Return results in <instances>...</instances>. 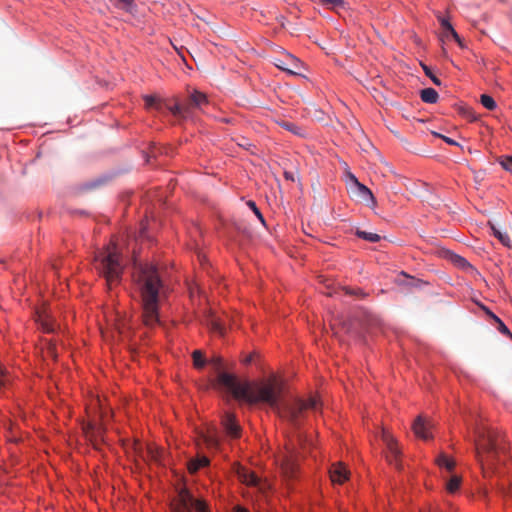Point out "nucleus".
Instances as JSON below:
<instances>
[{"label": "nucleus", "mask_w": 512, "mask_h": 512, "mask_svg": "<svg viewBox=\"0 0 512 512\" xmlns=\"http://www.w3.org/2000/svg\"><path fill=\"white\" fill-rule=\"evenodd\" d=\"M217 385L230 392L236 399H243L250 404L265 403L269 405L282 419L298 428L306 410H316L318 402L315 398L307 401L295 398L283 400V381L271 376L257 383L240 382L235 375L219 371Z\"/></svg>", "instance_id": "1"}, {"label": "nucleus", "mask_w": 512, "mask_h": 512, "mask_svg": "<svg viewBox=\"0 0 512 512\" xmlns=\"http://www.w3.org/2000/svg\"><path fill=\"white\" fill-rule=\"evenodd\" d=\"M133 279L142 305L143 322L148 327L159 323V305L166 296L164 281L152 263L135 264Z\"/></svg>", "instance_id": "2"}, {"label": "nucleus", "mask_w": 512, "mask_h": 512, "mask_svg": "<svg viewBox=\"0 0 512 512\" xmlns=\"http://www.w3.org/2000/svg\"><path fill=\"white\" fill-rule=\"evenodd\" d=\"M95 268L105 278L109 288L120 283L124 264L115 244L107 246L95 256Z\"/></svg>", "instance_id": "3"}, {"label": "nucleus", "mask_w": 512, "mask_h": 512, "mask_svg": "<svg viewBox=\"0 0 512 512\" xmlns=\"http://www.w3.org/2000/svg\"><path fill=\"white\" fill-rule=\"evenodd\" d=\"M475 449L478 461L483 464L484 461L493 463L498 454L504 452L506 448L494 432L479 431Z\"/></svg>", "instance_id": "4"}, {"label": "nucleus", "mask_w": 512, "mask_h": 512, "mask_svg": "<svg viewBox=\"0 0 512 512\" xmlns=\"http://www.w3.org/2000/svg\"><path fill=\"white\" fill-rule=\"evenodd\" d=\"M196 512H207V504L200 499H195L191 493L182 488L178 496L172 502V510L173 512H192V510Z\"/></svg>", "instance_id": "5"}, {"label": "nucleus", "mask_w": 512, "mask_h": 512, "mask_svg": "<svg viewBox=\"0 0 512 512\" xmlns=\"http://www.w3.org/2000/svg\"><path fill=\"white\" fill-rule=\"evenodd\" d=\"M236 474L242 483L256 488L262 494H266L270 489V484L266 480L261 479L253 471H250L243 466H237Z\"/></svg>", "instance_id": "6"}, {"label": "nucleus", "mask_w": 512, "mask_h": 512, "mask_svg": "<svg viewBox=\"0 0 512 512\" xmlns=\"http://www.w3.org/2000/svg\"><path fill=\"white\" fill-rule=\"evenodd\" d=\"M381 439L386 446V459L391 464L394 465L397 469H401V451L398 447L397 441L394 437L385 429L381 431Z\"/></svg>", "instance_id": "7"}, {"label": "nucleus", "mask_w": 512, "mask_h": 512, "mask_svg": "<svg viewBox=\"0 0 512 512\" xmlns=\"http://www.w3.org/2000/svg\"><path fill=\"white\" fill-rule=\"evenodd\" d=\"M280 462L283 475L288 479L294 478L298 471V465L296 446L293 442L286 446V453L281 456Z\"/></svg>", "instance_id": "8"}, {"label": "nucleus", "mask_w": 512, "mask_h": 512, "mask_svg": "<svg viewBox=\"0 0 512 512\" xmlns=\"http://www.w3.org/2000/svg\"><path fill=\"white\" fill-rule=\"evenodd\" d=\"M274 65L287 72L288 74L299 76L301 75L302 63L298 58L290 53H282L277 57H274Z\"/></svg>", "instance_id": "9"}, {"label": "nucleus", "mask_w": 512, "mask_h": 512, "mask_svg": "<svg viewBox=\"0 0 512 512\" xmlns=\"http://www.w3.org/2000/svg\"><path fill=\"white\" fill-rule=\"evenodd\" d=\"M438 20L442 27L441 41H444L445 39H449V37H452L459 44V46L463 47L462 41L458 33L452 27L449 20L441 16L438 17Z\"/></svg>", "instance_id": "10"}, {"label": "nucleus", "mask_w": 512, "mask_h": 512, "mask_svg": "<svg viewBox=\"0 0 512 512\" xmlns=\"http://www.w3.org/2000/svg\"><path fill=\"white\" fill-rule=\"evenodd\" d=\"M222 425L229 436L233 438H238L240 436L241 429L233 414L226 413L222 418Z\"/></svg>", "instance_id": "11"}, {"label": "nucleus", "mask_w": 512, "mask_h": 512, "mask_svg": "<svg viewBox=\"0 0 512 512\" xmlns=\"http://www.w3.org/2000/svg\"><path fill=\"white\" fill-rule=\"evenodd\" d=\"M329 474L333 483L342 484L348 479V471L340 462L331 466Z\"/></svg>", "instance_id": "12"}, {"label": "nucleus", "mask_w": 512, "mask_h": 512, "mask_svg": "<svg viewBox=\"0 0 512 512\" xmlns=\"http://www.w3.org/2000/svg\"><path fill=\"white\" fill-rule=\"evenodd\" d=\"M350 192L355 197H358L361 201H365V202L371 201L372 203H375V198H374L371 190L362 183H357L356 186H351Z\"/></svg>", "instance_id": "13"}, {"label": "nucleus", "mask_w": 512, "mask_h": 512, "mask_svg": "<svg viewBox=\"0 0 512 512\" xmlns=\"http://www.w3.org/2000/svg\"><path fill=\"white\" fill-rule=\"evenodd\" d=\"M185 102L190 107V113L193 109L201 110L204 105L208 104L206 95L199 91H194Z\"/></svg>", "instance_id": "14"}, {"label": "nucleus", "mask_w": 512, "mask_h": 512, "mask_svg": "<svg viewBox=\"0 0 512 512\" xmlns=\"http://www.w3.org/2000/svg\"><path fill=\"white\" fill-rule=\"evenodd\" d=\"M412 428L415 435L423 440H428L431 437L429 433L430 424L426 423L421 416L416 418Z\"/></svg>", "instance_id": "15"}, {"label": "nucleus", "mask_w": 512, "mask_h": 512, "mask_svg": "<svg viewBox=\"0 0 512 512\" xmlns=\"http://www.w3.org/2000/svg\"><path fill=\"white\" fill-rule=\"evenodd\" d=\"M167 108L176 117L187 118L190 115V107L186 105V102L176 103Z\"/></svg>", "instance_id": "16"}, {"label": "nucleus", "mask_w": 512, "mask_h": 512, "mask_svg": "<svg viewBox=\"0 0 512 512\" xmlns=\"http://www.w3.org/2000/svg\"><path fill=\"white\" fill-rule=\"evenodd\" d=\"M114 6L117 9L123 10L131 15H135L137 12V6L134 0H115Z\"/></svg>", "instance_id": "17"}, {"label": "nucleus", "mask_w": 512, "mask_h": 512, "mask_svg": "<svg viewBox=\"0 0 512 512\" xmlns=\"http://www.w3.org/2000/svg\"><path fill=\"white\" fill-rule=\"evenodd\" d=\"M209 465V459L206 456H199L195 459H191L188 463V470L190 473H196L200 468Z\"/></svg>", "instance_id": "18"}, {"label": "nucleus", "mask_w": 512, "mask_h": 512, "mask_svg": "<svg viewBox=\"0 0 512 512\" xmlns=\"http://www.w3.org/2000/svg\"><path fill=\"white\" fill-rule=\"evenodd\" d=\"M420 98L425 103H436L438 100V93L433 88H425L420 92Z\"/></svg>", "instance_id": "19"}, {"label": "nucleus", "mask_w": 512, "mask_h": 512, "mask_svg": "<svg viewBox=\"0 0 512 512\" xmlns=\"http://www.w3.org/2000/svg\"><path fill=\"white\" fill-rule=\"evenodd\" d=\"M446 257H447V258H448V259H449V260H450V261H451L455 266H457V267H459V268H463V269H464V268H467V267H469V266H470V265H469V263H468V261H467L464 257H462V256H460V255H458V254H455V253H453V252H447V253H446Z\"/></svg>", "instance_id": "20"}, {"label": "nucleus", "mask_w": 512, "mask_h": 512, "mask_svg": "<svg viewBox=\"0 0 512 512\" xmlns=\"http://www.w3.org/2000/svg\"><path fill=\"white\" fill-rule=\"evenodd\" d=\"M395 282L399 285L417 286L420 281L408 276L405 272H401Z\"/></svg>", "instance_id": "21"}, {"label": "nucleus", "mask_w": 512, "mask_h": 512, "mask_svg": "<svg viewBox=\"0 0 512 512\" xmlns=\"http://www.w3.org/2000/svg\"><path fill=\"white\" fill-rule=\"evenodd\" d=\"M493 235L506 247H511V240L506 232L500 231L495 225H491Z\"/></svg>", "instance_id": "22"}, {"label": "nucleus", "mask_w": 512, "mask_h": 512, "mask_svg": "<svg viewBox=\"0 0 512 512\" xmlns=\"http://www.w3.org/2000/svg\"><path fill=\"white\" fill-rule=\"evenodd\" d=\"M436 462L440 467H444L448 471H452L455 467V462L448 458L445 454H440L436 459Z\"/></svg>", "instance_id": "23"}, {"label": "nucleus", "mask_w": 512, "mask_h": 512, "mask_svg": "<svg viewBox=\"0 0 512 512\" xmlns=\"http://www.w3.org/2000/svg\"><path fill=\"white\" fill-rule=\"evenodd\" d=\"M356 235L361 239H364L366 241L373 242V243L378 242L381 239L380 235H378L376 233H372V232L363 231V230H357Z\"/></svg>", "instance_id": "24"}, {"label": "nucleus", "mask_w": 512, "mask_h": 512, "mask_svg": "<svg viewBox=\"0 0 512 512\" xmlns=\"http://www.w3.org/2000/svg\"><path fill=\"white\" fill-rule=\"evenodd\" d=\"M192 358L195 368L202 369L206 365L205 357L200 350L193 351Z\"/></svg>", "instance_id": "25"}, {"label": "nucleus", "mask_w": 512, "mask_h": 512, "mask_svg": "<svg viewBox=\"0 0 512 512\" xmlns=\"http://www.w3.org/2000/svg\"><path fill=\"white\" fill-rule=\"evenodd\" d=\"M482 309L486 312L487 315H489L492 319H494L499 324V331L503 334L510 335V331L505 326V324L495 315L493 314L487 307L481 306Z\"/></svg>", "instance_id": "26"}, {"label": "nucleus", "mask_w": 512, "mask_h": 512, "mask_svg": "<svg viewBox=\"0 0 512 512\" xmlns=\"http://www.w3.org/2000/svg\"><path fill=\"white\" fill-rule=\"evenodd\" d=\"M460 483H461V478L457 475H453L450 478V480L447 482L446 488L450 493H454L459 489Z\"/></svg>", "instance_id": "27"}, {"label": "nucleus", "mask_w": 512, "mask_h": 512, "mask_svg": "<svg viewBox=\"0 0 512 512\" xmlns=\"http://www.w3.org/2000/svg\"><path fill=\"white\" fill-rule=\"evenodd\" d=\"M480 102L488 110H494L496 108L495 100L487 94L481 95Z\"/></svg>", "instance_id": "28"}, {"label": "nucleus", "mask_w": 512, "mask_h": 512, "mask_svg": "<svg viewBox=\"0 0 512 512\" xmlns=\"http://www.w3.org/2000/svg\"><path fill=\"white\" fill-rule=\"evenodd\" d=\"M144 101L146 108H160V100L156 96L146 95Z\"/></svg>", "instance_id": "29"}, {"label": "nucleus", "mask_w": 512, "mask_h": 512, "mask_svg": "<svg viewBox=\"0 0 512 512\" xmlns=\"http://www.w3.org/2000/svg\"><path fill=\"white\" fill-rule=\"evenodd\" d=\"M284 129L292 132L293 134L295 135H302L301 132H300V128L298 126H296L294 123L292 122H287V121H282L279 123Z\"/></svg>", "instance_id": "30"}, {"label": "nucleus", "mask_w": 512, "mask_h": 512, "mask_svg": "<svg viewBox=\"0 0 512 512\" xmlns=\"http://www.w3.org/2000/svg\"><path fill=\"white\" fill-rule=\"evenodd\" d=\"M498 161L503 169L512 173V156H502Z\"/></svg>", "instance_id": "31"}, {"label": "nucleus", "mask_w": 512, "mask_h": 512, "mask_svg": "<svg viewBox=\"0 0 512 512\" xmlns=\"http://www.w3.org/2000/svg\"><path fill=\"white\" fill-rule=\"evenodd\" d=\"M422 68H423V71L425 72L426 76H428L432 82L437 85V86H440L441 85V81L439 78H437L431 71V69L425 65V64H421Z\"/></svg>", "instance_id": "32"}, {"label": "nucleus", "mask_w": 512, "mask_h": 512, "mask_svg": "<svg viewBox=\"0 0 512 512\" xmlns=\"http://www.w3.org/2000/svg\"><path fill=\"white\" fill-rule=\"evenodd\" d=\"M204 441L209 448H216L218 446V439L213 435H205Z\"/></svg>", "instance_id": "33"}, {"label": "nucleus", "mask_w": 512, "mask_h": 512, "mask_svg": "<svg viewBox=\"0 0 512 512\" xmlns=\"http://www.w3.org/2000/svg\"><path fill=\"white\" fill-rule=\"evenodd\" d=\"M247 205L252 209V211L255 213V215L258 217V219L264 224V218L261 214L260 210L257 208L254 201H248Z\"/></svg>", "instance_id": "34"}, {"label": "nucleus", "mask_w": 512, "mask_h": 512, "mask_svg": "<svg viewBox=\"0 0 512 512\" xmlns=\"http://www.w3.org/2000/svg\"><path fill=\"white\" fill-rule=\"evenodd\" d=\"M41 325H42L43 330L47 333H51V332L55 331L54 324L50 323L48 320H43Z\"/></svg>", "instance_id": "35"}, {"label": "nucleus", "mask_w": 512, "mask_h": 512, "mask_svg": "<svg viewBox=\"0 0 512 512\" xmlns=\"http://www.w3.org/2000/svg\"><path fill=\"white\" fill-rule=\"evenodd\" d=\"M347 178H348V181H349V182H348V183H349V188H350L351 186H356V185H357V183H360V182L358 181V179L355 177V175H354V174H352V173H350V172H348V173H347Z\"/></svg>", "instance_id": "36"}, {"label": "nucleus", "mask_w": 512, "mask_h": 512, "mask_svg": "<svg viewBox=\"0 0 512 512\" xmlns=\"http://www.w3.org/2000/svg\"><path fill=\"white\" fill-rule=\"evenodd\" d=\"M211 363L219 371L222 367V358L219 356H215L211 359Z\"/></svg>", "instance_id": "37"}, {"label": "nucleus", "mask_w": 512, "mask_h": 512, "mask_svg": "<svg viewBox=\"0 0 512 512\" xmlns=\"http://www.w3.org/2000/svg\"><path fill=\"white\" fill-rule=\"evenodd\" d=\"M324 4L332 5L334 7L343 5L342 0H321Z\"/></svg>", "instance_id": "38"}, {"label": "nucleus", "mask_w": 512, "mask_h": 512, "mask_svg": "<svg viewBox=\"0 0 512 512\" xmlns=\"http://www.w3.org/2000/svg\"><path fill=\"white\" fill-rule=\"evenodd\" d=\"M212 330L217 332V333H219V334H223V327L218 322H213L212 323Z\"/></svg>", "instance_id": "39"}, {"label": "nucleus", "mask_w": 512, "mask_h": 512, "mask_svg": "<svg viewBox=\"0 0 512 512\" xmlns=\"http://www.w3.org/2000/svg\"><path fill=\"white\" fill-rule=\"evenodd\" d=\"M47 352H48V355L51 356L52 358L55 359L57 357L54 345L49 344Z\"/></svg>", "instance_id": "40"}, {"label": "nucleus", "mask_w": 512, "mask_h": 512, "mask_svg": "<svg viewBox=\"0 0 512 512\" xmlns=\"http://www.w3.org/2000/svg\"><path fill=\"white\" fill-rule=\"evenodd\" d=\"M441 139H443L447 144L449 145H459L455 140L449 138V137H446V136H440Z\"/></svg>", "instance_id": "41"}, {"label": "nucleus", "mask_w": 512, "mask_h": 512, "mask_svg": "<svg viewBox=\"0 0 512 512\" xmlns=\"http://www.w3.org/2000/svg\"><path fill=\"white\" fill-rule=\"evenodd\" d=\"M6 385L5 374L2 370H0V387H4Z\"/></svg>", "instance_id": "42"}, {"label": "nucleus", "mask_w": 512, "mask_h": 512, "mask_svg": "<svg viewBox=\"0 0 512 512\" xmlns=\"http://www.w3.org/2000/svg\"><path fill=\"white\" fill-rule=\"evenodd\" d=\"M284 177L287 179V180H290V181H294L295 178H294V174L292 172H289V171H285L284 172Z\"/></svg>", "instance_id": "43"}, {"label": "nucleus", "mask_w": 512, "mask_h": 512, "mask_svg": "<svg viewBox=\"0 0 512 512\" xmlns=\"http://www.w3.org/2000/svg\"><path fill=\"white\" fill-rule=\"evenodd\" d=\"M234 512H248V510L243 508V507H241V506H236L234 508Z\"/></svg>", "instance_id": "44"}, {"label": "nucleus", "mask_w": 512, "mask_h": 512, "mask_svg": "<svg viewBox=\"0 0 512 512\" xmlns=\"http://www.w3.org/2000/svg\"><path fill=\"white\" fill-rule=\"evenodd\" d=\"M252 360H253V355H249V356H247V357L244 359V361H243V362H244L245 364H250V363L252 362Z\"/></svg>", "instance_id": "45"}, {"label": "nucleus", "mask_w": 512, "mask_h": 512, "mask_svg": "<svg viewBox=\"0 0 512 512\" xmlns=\"http://www.w3.org/2000/svg\"><path fill=\"white\" fill-rule=\"evenodd\" d=\"M433 135H434L435 137H439V138H440V136H443L442 134H439V133H437V132H433Z\"/></svg>", "instance_id": "46"}, {"label": "nucleus", "mask_w": 512, "mask_h": 512, "mask_svg": "<svg viewBox=\"0 0 512 512\" xmlns=\"http://www.w3.org/2000/svg\"><path fill=\"white\" fill-rule=\"evenodd\" d=\"M297 440H298L299 443L302 441V437H301L300 434L297 435Z\"/></svg>", "instance_id": "47"}, {"label": "nucleus", "mask_w": 512, "mask_h": 512, "mask_svg": "<svg viewBox=\"0 0 512 512\" xmlns=\"http://www.w3.org/2000/svg\"><path fill=\"white\" fill-rule=\"evenodd\" d=\"M117 329H118V331H119V333H120V334H122V333H123V331H122V329L120 328V326H119V325L117 326Z\"/></svg>", "instance_id": "48"}, {"label": "nucleus", "mask_w": 512, "mask_h": 512, "mask_svg": "<svg viewBox=\"0 0 512 512\" xmlns=\"http://www.w3.org/2000/svg\"><path fill=\"white\" fill-rule=\"evenodd\" d=\"M240 146H245V141H242V143H240Z\"/></svg>", "instance_id": "49"}, {"label": "nucleus", "mask_w": 512, "mask_h": 512, "mask_svg": "<svg viewBox=\"0 0 512 512\" xmlns=\"http://www.w3.org/2000/svg\"><path fill=\"white\" fill-rule=\"evenodd\" d=\"M240 146H245V141H242V143H240Z\"/></svg>", "instance_id": "50"}, {"label": "nucleus", "mask_w": 512, "mask_h": 512, "mask_svg": "<svg viewBox=\"0 0 512 512\" xmlns=\"http://www.w3.org/2000/svg\"><path fill=\"white\" fill-rule=\"evenodd\" d=\"M240 146H245V141H242V143H240Z\"/></svg>", "instance_id": "51"}]
</instances>
